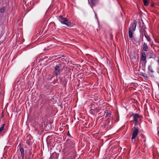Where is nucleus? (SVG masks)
Segmentation results:
<instances>
[{"label":"nucleus","instance_id":"nucleus-24","mask_svg":"<svg viewBox=\"0 0 159 159\" xmlns=\"http://www.w3.org/2000/svg\"><path fill=\"white\" fill-rule=\"evenodd\" d=\"M157 62L158 63H159V59L157 60Z\"/></svg>","mask_w":159,"mask_h":159},{"label":"nucleus","instance_id":"nucleus-2","mask_svg":"<svg viewBox=\"0 0 159 159\" xmlns=\"http://www.w3.org/2000/svg\"><path fill=\"white\" fill-rule=\"evenodd\" d=\"M58 18L61 23L66 25L67 26L71 27L73 26V24L69 22L66 18L60 16H58Z\"/></svg>","mask_w":159,"mask_h":159},{"label":"nucleus","instance_id":"nucleus-14","mask_svg":"<svg viewBox=\"0 0 159 159\" xmlns=\"http://www.w3.org/2000/svg\"><path fill=\"white\" fill-rule=\"evenodd\" d=\"M144 36L145 37V38L149 42H151V39L150 38V37L148 35H146L145 34H144Z\"/></svg>","mask_w":159,"mask_h":159},{"label":"nucleus","instance_id":"nucleus-18","mask_svg":"<svg viewBox=\"0 0 159 159\" xmlns=\"http://www.w3.org/2000/svg\"><path fill=\"white\" fill-rule=\"evenodd\" d=\"M5 7H3L2 8L0 9V12L1 13H3L4 12L5 10Z\"/></svg>","mask_w":159,"mask_h":159},{"label":"nucleus","instance_id":"nucleus-11","mask_svg":"<svg viewBox=\"0 0 159 159\" xmlns=\"http://www.w3.org/2000/svg\"><path fill=\"white\" fill-rule=\"evenodd\" d=\"M147 56L149 55V58L155 57V55L152 52L150 51L148 53H147Z\"/></svg>","mask_w":159,"mask_h":159},{"label":"nucleus","instance_id":"nucleus-20","mask_svg":"<svg viewBox=\"0 0 159 159\" xmlns=\"http://www.w3.org/2000/svg\"><path fill=\"white\" fill-rule=\"evenodd\" d=\"M142 76H143L144 77H145L146 78H148V76L147 75L145 74H143L142 75Z\"/></svg>","mask_w":159,"mask_h":159},{"label":"nucleus","instance_id":"nucleus-10","mask_svg":"<svg viewBox=\"0 0 159 159\" xmlns=\"http://www.w3.org/2000/svg\"><path fill=\"white\" fill-rule=\"evenodd\" d=\"M141 60L143 61H145L146 60V55L144 52H142L141 53Z\"/></svg>","mask_w":159,"mask_h":159},{"label":"nucleus","instance_id":"nucleus-3","mask_svg":"<svg viewBox=\"0 0 159 159\" xmlns=\"http://www.w3.org/2000/svg\"><path fill=\"white\" fill-rule=\"evenodd\" d=\"M134 130L133 131L132 134V137H131V139L132 141H133V140L135 139L136 137L138 136L139 133V129L138 127H134Z\"/></svg>","mask_w":159,"mask_h":159},{"label":"nucleus","instance_id":"nucleus-6","mask_svg":"<svg viewBox=\"0 0 159 159\" xmlns=\"http://www.w3.org/2000/svg\"><path fill=\"white\" fill-rule=\"evenodd\" d=\"M18 147L19 148L20 151L21 152V156L22 157V158H23L24 156V150L23 148V146L21 145V143H20Z\"/></svg>","mask_w":159,"mask_h":159},{"label":"nucleus","instance_id":"nucleus-5","mask_svg":"<svg viewBox=\"0 0 159 159\" xmlns=\"http://www.w3.org/2000/svg\"><path fill=\"white\" fill-rule=\"evenodd\" d=\"M61 68L59 66L57 65L54 68V73L55 75L57 76L60 74V70Z\"/></svg>","mask_w":159,"mask_h":159},{"label":"nucleus","instance_id":"nucleus-19","mask_svg":"<svg viewBox=\"0 0 159 159\" xmlns=\"http://www.w3.org/2000/svg\"><path fill=\"white\" fill-rule=\"evenodd\" d=\"M53 57H56V56H54L52 57L49 56L48 57H46L47 58H48V60H50L52 59L53 58Z\"/></svg>","mask_w":159,"mask_h":159},{"label":"nucleus","instance_id":"nucleus-25","mask_svg":"<svg viewBox=\"0 0 159 159\" xmlns=\"http://www.w3.org/2000/svg\"><path fill=\"white\" fill-rule=\"evenodd\" d=\"M158 134V135L159 136V131H158V133H157Z\"/></svg>","mask_w":159,"mask_h":159},{"label":"nucleus","instance_id":"nucleus-13","mask_svg":"<svg viewBox=\"0 0 159 159\" xmlns=\"http://www.w3.org/2000/svg\"><path fill=\"white\" fill-rule=\"evenodd\" d=\"M98 2V0H91V4L93 6H95L96 3Z\"/></svg>","mask_w":159,"mask_h":159},{"label":"nucleus","instance_id":"nucleus-15","mask_svg":"<svg viewBox=\"0 0 159 159\" xmlns=\"http://www.w3.org/2000/svg\"><path fill=\"white\" fill-rule=\"evenodd\" d=\"M148 69L149 72L153 73L154 71L153 69L151 66H149L148 67Z\"/></svg>","mask_w":159,"mask_h":159},{"label":"nucleus","instance_id":"nucleus-1","mask_svg":"<svg viewBox=\"0 0 159 159\" xmlns=\"http://www.w3.org/2000/svg\"><path fill=\"white\" fill-rule=\"evenodd\" d=\"M90 113L94 115L99 112L101 109V108L96 103H93L91 104L90 107Z\"/></svg>","mask_w":159,"mask_h":159},{"label":"nucleus","instance_id":"nucleus-17","mask_svg":"<svg viewBox=\"0 0 159 159\" xmlns=\"http://www.w3.org/2000/svg\"><path fill=\"white\" fill-rule=\"evenodd\" d=\"M5 125V124H4L2 125L1 127L0 128V133L2 132L3 130Z\"/></svg>","mask_w":159,"mask_h":159},{"label":"nucleus","instance_id":"nucleus-9","mask_svg":"<svg viewBox=\"0 0 159 159\" xmlns=\"http://www.w3.org/2000/svg\"><path fill=\"white\" fill-rule=\"evenodd\" d=\"M68 144H70L69 146H70V147L73 148L74 147L75 143V142L74 141H70V140H68Z\"/></svg>","mask_w":159,"mask_h":159},{"label":"nucleus","instance_id":"nucleus-23","mask_svg":"<svg viewBox=\"0 0 159 159\" xmlns=\"http://www.w3.org/2000/svg\"><path fill=\"white\" fill-rule=\"evenodd\" d=\"M58 80L57 79H56V80H55V81H54V82L55 83H56L57 81Z\"/></svg>","mask_w":159,"mask_h":159},{"label":"nucleus","instance_id":"nucleus-8","mask_svg":"<svg viewBox=\"0 0 159 159\" xmlns=\"http://www.w3.org/2000/svg\"><path fill=\"white\" fill-rule=\"evenodd\" d=\"M143 50L145 51H148L149 48L147 44V43L144 42L143 45Z\"/></svg>","mask_w":159,"mask_h":159},{"label":"nucleus","instance_id":"nucleus-4","mask_svg":"<svg viewBox=\"0 0 159 159\" xmlns=\"http://www.w3.org/2000/svg\"><path fill=\"white\" fill-rule=\"evenodd\" d=\"M133 115L134 121V125L135 126L137 125L138 124V119L140 117H141V116L137 113L134 114Z\"/></svg>","mask_w":159,"mask_h":159},{"label":"nucleus","instance_id":"nucleus-7","mask_svg":"<svg viewBox=\"0 0 159 159\" xmlns=\"http://www.w3.org/2000/svg\"><path fill=\"white\" fill-rule=\"evenodd\" d=\"M137 25V22L135 20H134L132 24H131L129 27L131 28L133 31H134L136 29V26Z\"/></svg>","mask_w":159,"mask_h":159},{"label":"nucleus","instance_id":"nucleus-21","mask_svg":"<svg viewBox=\"0 0 159 159\" xmlns=\"http://www.w3.org/2000/svg\"><path fill=\"white\" fill-rule=\"evenodd\" d=\"M111 113L109 112V113H107L106 114V116H109L111 115Z\"/></svg>","mask_w":159,"mask_h":159},{"label":"nucleus","instance_id":"nucleus-16","mask_svg":"<svg viewBox=\"0 0 159 159\" xmlns=\"http://www.w3.org/2000/svg\"><path fill=\"white\" fill-rule=\"evenodd\" d=\"M144 4L145 6H147L148 5V2L147 0H143Z\"/></svg>","mask_w":159,"mask_h":159},{"label":"nucleus","instance_id":"nucleus-12","mask_svg":"<svg viewBox=\"0 0 159 159\" xmlns=\"http://www.w3.org/2000/svg\"><path fill=\"white\" fill-rule=\"evenodd\" d=\"M129 37L130 38H132L133 37V33L132 32V30L131 29V28L129 27Z\"/></svg>","mask_w":159,"mask_h":159},{"label":"nucleus","instance_id":"nucleus-22","mask_svg":"<svg viewBox=\"0 0 159 159\" xmlns=\"http://www.w3.org/2000/svg\"><path fill=\"white\" fill-rule=\"evenodd\" d=\"M67 135L68 136H70V133H69V131H68V132H67Z\"/></svg>","mask_w":159,"mask_h":159}]
</instances>
